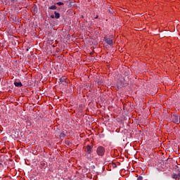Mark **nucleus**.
<instances>
[{
  "instance_id": "1",
  "label": "nucleus",
  "mask_w": 180,
  "mask_h": 180,
  "mask_svg": "<svg viewBox=\"0 0 180 180\" xmlns=\"http://www.w3.org/2000/svg\"><path fill=\"white\" fill-rule=\"evenodd\" d=\"M105 148H103V146H98L96 149V153L98 154V155H99L100 157H103V155H105Z\"/></svg>"
},
{
  "instance_id": "2",
  "label": "nucleus",
  "mask_w": 180,
  "mask_h": 180,
  "mask_svg": "<svg viewBox=\"0 0 180 180\" xmlns=\"http://www.w3.org/2000/svg\"><path fill=\"white\" fill-rule=\"evenodd\" d=\"M172 122L175 123L176 124H179L180 123L179 116L176 115H172Z\"/></svg>"
},
{
  "instance_id": "3",
  "label": "nucleus",
  "mask_w": 180,
  "mask_h": 180,
  "mask_svg": "<svg viewBox=\"0 0 180 180\" xmlns=\"http://www.w3.org/2000/svg\"><path fill=\"white\" fill-rule=\"evenodd\" d=\"M104 40L107 44H109V46H112L113 44V39L108 38V37H105Z\"/></svg>"
},
{
  "instance_id": "4",
  "label": "nucleus",
  "mask_w": 180,
  "mask_h": 180,
  "mask_svg": "<svg viewBox=\"0 0 180 180\" xmlns=\"http://www.w3.org/2000/svg\"><path fill=\"white\" fill-rule=\"evenodd\" d=\"M176 167H177V168H176V169H177V171H179V172H178V174H173L172 178L174 179H180V169H179V167H178V166H176Z\"/></svg>"
},
{
  "instance_id": "5",
  "label": "nucleus",
  "mask_w": 180,
  "mask_h": 180,
  "mask_svg": "<svg viewBox=\"0 0 180 180\" xmlns=\"http://www.w3.org/2000/svg\"><path fill=\"white\" fill-rule=\"evenodd\" d=\"M91 152H92V147H91V146L88 145L86 146V153L89 154H91Z\"/></svg>"
},
{
  "instance_id": "6",
  "label": "nucleus",
  "mask_w": 180,
  "mask_h": 180,
  "mask_svg": "<svg viewBox=\"0 0 180 180\" xmlns=\"http://www.w3.org/2000/svg\"><path fill=\"white\" fill-rule=\"evenodd\" d=\"M40 167L41 168L46 169L47 168V163H46L45 162H41Z\"/></svg>"
},
{
  "instance_id": "7",
  "label": "nucleus",
  "mask_w": 180,
  "mask_h": 180,
  "mask_svg": "<svg viewBox=\"0 0 180 180\" xmlns=\"http://www.w3.org/2000/svg\"><path fill=\"white\" fill-rule=\"evenodd\" d=\"M14 85L15 86H18L19 88L23 86V84H22V82H14Z\"/></svg>"
},
{
  "instance_id": "8",
  "label": "nucleus",
  "mask_w": 180,
  "mask_h": 180,
  "mask_svg": "<svg viewBox=\"0 0 180 180\" xmlns=\"http://www.w3.org/2000/svg\"><path fill=\"white\" fill-rule=\"evenodd\" d=\"M54 15H55V18L56 19H60V13H58L57 11L54 12Z\"/></svg>"
},
{
  "instance_id": "9",
  "label": "nucleus",
  "mask_w": 180,
  "mask_h": 180,
  "mask_svg": "<svg viewBox=\"0 0 180 180\" xmlns=\"http://www.w3.org/2000/svg\"><path fill=\"white\" fill-rule=\"evenodd\" d=\"M63 4H66V5L68 6H70V8H71V6H72V4H72L71 1H70V2H68V1H65L64 2H63Z\"/></svg>"
},
{
  "instance_id": "10",
  "label": "nucleus",
  "mask_w": 180,
  "mask_h": 180,
  "mask_svg": "<svg viewBox=\"0 0 180 180\" xmlns=\"http://www.w3.org/2000/svg\"><path fill=\"white\" fill-rule=\"evenodd\" d=\"M65 79H67V78H65V77H62L60 79V84H63V82H65Z\"/></svg>"
},
{
  "instance_id": "11",
  "label": "nucleus",
  "mask_w": 180,
  "mask_h": 180,
  "mask_svg": "<svg viewBox=\"0 0 180 180\" xmlns=\"http://www.w3.org/2000/svg\"><path fill=\"white\" fill-rule=\"evenodd\" d=\"M49 9H51V10H56L57 9V6H51L49 8Z\"/></svg>"
},
{
  "instance_id": "12",
  "label": "nucleus",
  "mask_w": 180,
  "mask_h": 180,
  "mask_svg": "<svg viewBox=\"0 0 180 180\" xmlns=\"http://www.w3.org/2000/svg\"><path fill=\"white\" fill-rule=\"evenodd\" d=\"M56 4L58 5V6H61V5H64V3L63 2H58Z\"/></svg>"
},
{
  "instance_id": "13",
  "label": "nucleus",
  "mask_w": 180,
  "mask_h": 180,
  "mask_svg": "<svg viewBox=\"0 0 180 180\" xmlns=\"http://www.w3.org/2000/svg\"><path fill=\"white\" fill-rule=\"evenodd\" d=\"M108 12H109V13H110L111 15H113V10L109 9V10H108Z\"/></svg>"
},
{
  "instance_id": "14",
  "label": "nucleus",
  "mask_w": 180,
  "mask_h": 180,
  "mask_svg": "<svg viewBox=\"0 0 180 180\" xmlns=\"http://www.w3.org/2000/svg\"><path fill=\"white\" fill-rule=\"evenodd\" d=\"M60 136L61 137H65V134L64 133H61Z\"/></svg>"
},
{
  "instance_id": "15",
  "label": "nucleus",
  "mask_w": 180,
  "mask_h": 180,
  "mask_svg": "<svg viewBox=\"0 0 180 180\" xmlns=\"http://www.w3.org/2000/svg\"><path fill=\"white\" fill-rule=\"evenodd\" d=\"M51 19H54V18H56V15H51Z\"/></svg>"
},
{
  "instance_id": "16",
  "label": "nucleus",
  "mask_w": 180,
  "mask_h": 180,
  "mask_svg": "<svg viewBox=\"0 0 180 180\" xmlns=\"http://www.w3.org/2000/svg\"><path fill=\"white\" fill-rule=\"evenodd\" d=\"M137 180H143V177L139 176V177H138Z\"/></svg>"
},
{
  "instance_id": "17",
  "label": "nucleus",
  "mask_w": 180,
  "mask_h": 180,
  "mask_svg": "<svg viewBox=\"0 0 180 180\" xmlns=\"http://www.w3.org/2000/svg\"><path fill=\"white\" fill-rule=\"evenodd\" d=\"M120 86H124V84H121Z\"/></svg>"
}]
</instances>
